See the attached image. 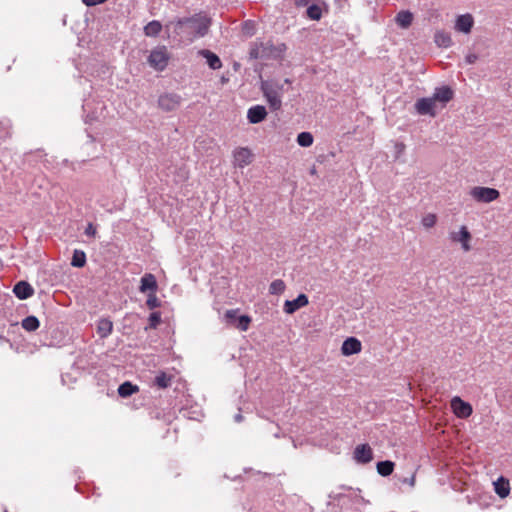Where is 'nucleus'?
<instances>
[{"label":"nucleus","instance_id":"nucleus-38","mask_svg":"<svg viewBox=\"0 0 512 512\" xmlns=\"http://www.w3.org/2000/svg\"><path fill=\"white\" fill-rule=\"evenodd\" d=\"M436 223V216L433 214H428L422 219V224L426 228H431Z\"/></svg>","mask_w":512,"mask_h":512},{"label":"nucleus","instance_id":"nucleus-39","mask_svg":"<svg viewBox=\"0 0 512 512\" xmlns=\"http://www.w3.org/2000/svg\"><path fill=\"white\" fill-rule=\"evenodd\" d=\"M237 313H238V310H234V309L227 310L224 315L227 323L234 325V323L236 322V319L238 317Z\"/></svg>","mask_w":512,"mask_h":512},{"label":"nucleus","instance_id":"nucleus-5","mask_svg":"<svg viewBox=\"0 0 512 512\" xmlns=\"http://www.w3.org/2000/svg\"><path fill=\"white\" fill-rule=\"evenodd\" d=\"M470 195L478 202L490 203L498 199L500 193L495 188L477 186L472 188Z\"/></svg>","mask_w":512,"mask_h":512},{"label":"nucleus","instance_id":"nucleus-18","mask_svg":"<svg viewBox=\"0 0 512 512\" xmlns=\"http://www.w3.org/2000/svg\"><path fill=\"white\" fill-rule=\"evenodd\" d=\"M198 54L206 59V63L211 69L218 70L222 67L221 59L214 52L207 49H202L198 52Z\"/></svg>","mask_w":512,"mask_h":512},{"label":"nucleus","instance_id":"nucleus-29","mask_svg":"<svg viewBox=\"0 0 512 512\" xmlns=\"http://www.w3.org/2000/svg\"><path fill=\"white\" fill-rule=\"evenodd\" d=\"M86 264V254L82 250H74L72 259H71V265L73 267L82 268Z\"/></svg>","mask_w":512,"mask_h":512},{"label":"nucleus","instance_id":"nucleus-42","mask_svg":"<svg viewBox=\"0 0 512 512\" xmlns=\"http://www.w3.org/2000/svg\"><path fill=\"white\" fill-rule=\"evenodd\" d=\"M476 60H477V56L475 54H469L466 56V62L469 64L475 63Z\"/></svg>","mask_w":512,"mask_h":512},{"label":"nucleus","instance_id":"nucleus-45","mask_svg":"<svg viewBox=\"0 0 512 512\" xmlns=\"http://www.w3.org/2000/svg\"><path fill=\"white\" fill-rule=\"evenodd\" d=\"M290 83H291V80H290V79H288V78H286V79L284 80V83H283V84H290Z\"/></svg>","mask_w":512,"mask_h":512},{"label":"nucleus","instance_id":"nucleus-28","mask_svg":"<svg viewBox=\"0 0 512 512\" xmlns=\"http://www.w3.org/2000/svg\"><path fill=\"white\" fill-rule=\"evenodd\" d=\"M394 466H395L394 462H392L390 460L379 461L377 463V472L381 476L387 477L392 474V472L394 470Z\"/></svg>","mask_w":512,"mask_h":512},{"label":"nucleus","instance_id":"nucleus-22","mask_svg":"<svg viewBox=\"0 0 512 512\" xmlns=\"http://www.w3.org/2000/svg\"><path fill=\"white\" fill-rule=\"evenodd\" d=\"M434 41L437 44V46L443 48H448L453 44L450 33L443 30L436 31L434 35Z\"/></svg>","mask_w":512,"mask_h":512},{"label":"nucleus","instance_id":"nucleus-31","mask_svg":"<svg viewBox=\"0 0 512 512\" xmlns=\"http://www.w3.org/2000/svg\"><path fill=\"white\" fill-rule=\"evenodd\" d=\"M261 85L267 88L269 86V88L273 89L275 92H278V94H280L281 96H283L284 94V84L280 83L277 80H263L261 81Z\"/></svg>","mask_w":512,"mask_h":512},{"label":"nucleus","instance_id":"nucleus-21","mask_svg":"<svg viewBox=\"0 0 512 512\" xmlns=\"http://www.w3.org/2000/svg\"><path fill=\"white\" fill-rule=\"evenodd\" d=\"M113 330V323L108 318H101L97 323V333L100 338H107Z\"/></svg>","mask_w":512,"mask_h":512},{"label":"nucleus","instance_id":"nucleus-14","mask_svg":"<svg viewBox=\"0 0 512 512\" xmlns=\"http://www.w3.org/2000/svg\"><path fill=\"white\" fill-rule=\"evenodd\" d=\"M267 116L266 108L262 105H255L249 108L247 112V119L251 124L262 122Z\"/></svg>","mask_w":512,"mask_h":512},{"label":"nucleus","instance_id":"nucleus-40","mask_svg":"<svg viewBox=\"0 0 512 512\" xmlns=\"http://www.w3.org/2000/svg\"><path fill=\"white\" fill-rule=\"evenodd\" d=\"M84 234L88 237H95L97 234L96 227L92 223H88L85 228Z\"/></svg>","mask_w":512,"mask_h":512},{"label":"nucleus","instance_id":"nucleus-41","mask_svg":"<svg viewBox=\"0 0 512 512\" xmlns=\"http://www.w3.org/2000/svg\"><path fill=\"white\" fill-rule=\"evenodd\" d=\"M107 0H82V2L88 6V7H91V6H96L98 4H102L104 2H106Z\"/></svg>","mask_w":512,"mask_h":512},{"label":"nucleus","instance_id":"nucleus-27","mask_svg":"<svg viewBox=\"0 0 512 512\" xmlns=\"http://www.w3.org/2000/svg\"><path fill=\"white\" fill-rule=\"evenodd\" d=\"M21 326L24 330L33 332L39 328L40 321L36 316L30 315L22 320Z\"/></svg>","mask_w":512,"mask_h":512},{"label":"nucleus","instance_id":"nucleus-3","mask_svg":"<svg viewBox=\"0 0 512 512\" xmlns=\"http://www.w3.org/2000/svg\"><path fill=\"white\" fill-rule=\"evenodd\" d=\"M170 54L165 46H158L151 50L147 62L155 71L162 72L168 66Z\"/></svg>","mask_w":512,"mask_h":512},{"label":"nucleus","instance_id":"nucleus-37","mask_svg":"<svg viewBox=\"0 0 512 512\" xmlns=\"http://www.w3.org/2000/svg\"><path fill=\"white\" fill-rule=\"evenodd\" d=\"M146 305L151 310L155 309V308H159L161 306V301L157 298L155 292L148 294Z\"/></svg>","mask_w":512,"mask_h":512},{"label":"nucleus","instance_id":"nucleus-20","mask_svg":"<svg viewBox=\"0 0 512 512\" xmlns=\"http://www.w3.org/2000/svg\"><path fill=\"white\" fill-rule=\"evenodd\" d=\"M494 490L496 494L500 498H505L510 493V484L509 480L504 478L503 476H500L495 482H494Z\"/></svg>","mask_w":512,"mask_h":512},{"label":"nucleus","instance_id":"nucleus-23","mask_svg":"<svg viewBox=\"0 0 512 512\" xmlns=\"http://www.w3.org/2000/svg\"><path fill=\"white\" fill-rule=\"evenodd\" d=\"M139 391V387L130 381H125L120 384L118 387V394L122 398L130 397L131 395L137 393Z\"/></svg>","mask_w":512,"mask_h":512},{"label":"nucleus","instance_id":"nucleus-32","mask_svg":"<svg viewBox=\"0 0 512 512\" xmlns=\"http://www.w3.org/2000/svg\"><path fill=\"white\" fill-rule=\"evenodd\" d=\"M313 135L310 132H301L297 136V143L301 147H310L313 144Z\"/></svg>","mask_w":512,"mask_h":512},{"label":"nucleus","instance_id":"nucleus-34","mask_svg":"<svg viewBox=\"0 0 512 512\" xmlns=\"http://www.w3.org/2000/svg\"><path fill=\"white\" fill-rule=\"evenodd\" d=\"M251 322V318L247 315H240L237 317L234 326L241 331H246L249 328V324Z\"/></svg>","mask_w":512,"mask_h":512},{"label":"nucleus","instance_id":"nucleus-36","mask_svg":"<svg viewBox=\"0 0 512 512\" xmlns=\"http://www.w3.org/2000/svg\"><path fill=\"white\" fill-rule=\"evenodd\" d=\"M242 31H243V34L248 36V37H252L255 32H256V28H255V24L253 21H245L242 25Z\"/></svg>","mask_w":512,"mask_h":512},{"label":"nucleus","instance_id":"nucleus-15","mask_svg":"<svg viewBox=\"0 0 512 512\" xmlns=\"http://www.w3.org/2000/svg\"><path fill=\"white\" fill-rule=\"evenodd\" d=\"M158 288L156 277L151 273H146L142 276L140 280L139 291L145 293L150 291V293L156 292Z\"/></svg>","mask_w":512,"mask_h":512},{"label":"nucleus","instance_id":"nucleus-44","mask_svg":"<svg viewBox=\"0 0 512 512\" xmlns=\"http://www.w3.org/2000/svg\"><path fill=\"white\" fill-rule=\"evenodd\" d=\"M234 420H235V422H238V423L241 422L243 420L242 414L241 413L236 414L234 416Z\"/></svg>","mask_w":512,"mask_h":512},{"label":"nucleus","instance_id":"nucleus-1","mask_svg":"<svg viewBox=\"0 0 512 512\" xmlns=\"http://www.w3.org/2000/svg\"><path fill=\"white\" fill-rule=\"evenodd\" d=\"M286 50V45H274L271 41L257 39L250 44L249 56L251 59H279Z\"/></svg>","mask_w":512,"mask_h":512},{"label":"nucleus","instance_id":"nucleus-11","mask_svg":"<svg viewBox=\"0 0 512 512\" xmlns=\"http://www.w3.org/2000/svg\"><path fill=\"white\" fill-rule=\"evenodd\" d=\"M473 25L474 19L471 14L467 13L459 15L455 21V30L458 32L468 34L471 32Z\"/></svg>","mask_w":512,"mask_h":512},{"label":"nucleus","instance_id":"nucleus-6","mask_svg":"<svg viewBox=\"0 0 512 512\" xmlns=\"http://www.w3.org/2000/svg\"><path fill=\"white\" fill-rule=\"evenodd\" d=\"M436 103L432 97L420 98L415 103V109L419 115L436 116Z\"/></svg>","mask_w":512,"mask_h":512},{"label":"nucleus","instance_id":"nucleus-9","mask_svg":"<svg viewBox=\"0 0 512 512\" xmlns=\"http://www.w3.org/2000/svg\"><path fill=\"white\" fill-rule=\"evenodd\" d=\"M308 297L301 293L293 300H286L284 303V312L287 314H293L302 307L308 305Z\"/></svg>","mask_w":512,"mask_h":512},{"label":"nucleus","instance_id":"nucleus-30","mask_svg":"<svg viewBox=\"0 0 512 512\" xmlns=\"http://www.w3.org/2000/svg\"><path fill=\"white\" fill-rule=\"evenodd\" d=\"M306 14L309 19L318 21L322 17V9L319 5L312 4L308 6Z\"/></svg>","mask_w":512,"mask_h":512},{"label":"nucleus","instance_id":"nucleus-35","mask_svg":"<svg viewBox=\"0 0 512 512\" xmlns=\"http://www.w3.org/2000/svg\"><path fill=\"white\" fill-rule=\"evenodd\" d=\"M149 325L145 327V330L148 329H156L157 326L161 323V313L160 312H152L149 316Z\"/></svg>","mask_w":512,"mask_h":512},{"label":"nucleus","instance_id":"nucleus-26","mask_svg":"<svg viewBox=\"0 0 512 512\" xmlns=\"http://www.w3.org/2000/svg\"><path fill=\"white\" fill-rule=\"evenodd\" d=\"M162 30V24L157 20H152L144 26V34L148 37H156Z\"/></svg>","mask_w":512,"mask_h":512},{"label":"nucleus","instance_id":"nucleus-24","mask_svg":"<svg viewBox=\"0 0 512 512\" xmlns=\"http://www.w3.org/2000/svg\"><path fill=\"white\" fill-rule=\"evenodd\" d=\"M173 376L164 371H160L154 378V385L160 389L168 388L171 385Z\"/></svg>","mask_w":512,"mask_h":512},{"label":"nucleus","instance_id":"nucleus-43","mask_svg":"<svg viewBox=\"0 0 512 512\" xmlns=\"http://www.w3.org/2000/svg\"><path fill=\"white\" fill-rule=\"evenodd\" d=\"M403 482L408 483L411 487H413L415 485V475H412L410 478H405Z\"/></svg>","mask_w":512,"mask_h":512},{"label":"nucleus","instance_id":"nucleus-10","mask_svg":"<svg viewBox=\"0 0 512 512\" xmlns=\"http://www.w3.org/2000/svg\"><path fill=\"white\" fill-rule=\"evenodd\" d=\"M354 459L361 464H367L373 459V451L368 444H360L354 450Z\"/></svg>","mask_w":512,"mask_h":512},{"label":"nucleus","instance_id":"nucleus-33","mask_svg":"<svg viewBox=\"0 0 512 512\" xmlns=\"http://www.w3.org/2000/svg\"><path fill=\"white\" fill-rule=\"evenodd\" d=\"M285 283L281 279H276L272 281V283L269 286V292L273 295H278L284 292L285 290Z\"/></svg>","mask_w":512,"mask_h":512},{"label":"nucleus","instance_id":"nucleus-16","mask_svg":"<svg viewBox=\"0 0 512 512\" xmlns=\"http://www.w3.org/2000/svg\"><path fill=\"white\" fill-rule=\"evenodd\" d=\"M13 292L20 300H25L34 294L33 287L26 281H19L15 284Z\"/></svg>","mask_w":512,"mask_h":512},{"label":"nucleus","instance_id":"nucleus-7","mask_svg":"<svg viewBox=\"0 0 512 512\" xmlns=\"http://www.w3.org/2000/svg\"><path fill=\"white\" fill-rule=\"evenodd\" d=\"M451 407L454 414L459 418H467L473 412L472 406L468 402L463 401L458 396L452 398Z\"/></svg>","mask_w":512,"mask_h":512},{"label":"nucleus","instance_id":"nucleus-13","mask_svg":"<svg viewBox=\"0 0 512 512\" xmlns=\"http://www.w3.org/2000/svg\"><path fill=\"white\" fill-rule=\"evenodd\" d=\"M361 348L362 344L360 340H358L355 337H349L346 340H344L341 347V352L345 356H350L359 353L361 351Z\"/></svg>","mask_w":512,"mask_h":512},{"label":"nucleus","instance_id":"nucleus-19","mask_svg":"<svg viewBox=\"0 0 512 512\" xmlns=\"http://www.w3.org/2000/svg\"><path fill=\"white\" fill-rule=\"evenodd\" d=\"M453 95L454 92L449 86H442L435 89L432 98L434 99L435 103L441 102L443 105H445L453 98Z\"/></svg>","mask_w":512,"mask_h":512},{"label":"nucleus","instance_id":"nucleus-17","mask_svg":"<svg viewBox=\"0 0 512 512\" xmlns=\"http://www.w3.org/2000/svg\"><path fill=\"white\" fill-rule=\"evenodd\" d=\"M252 156L248 148H239L234 152L235 164L243 168L252 162Z\"/></svg>","mask_w":512,"mask_h":512},{"label":"nucleus","instance_id":"nucleus-12","mask_svg":"<svg viewBox=\"0 0 512 512\" xmlns=\"http://www.w3.org/2000/svg\"><path fill=\"white\" fill-rule=\"evenodd\" d=\"M451 239L454 242L461 243V246L464 251H470L471 246L469 244V241L471 240V234L466 226H462L459 232H452Z\"/></svg>","mask_w":512,"mask_h":512},{"label":"nucleus","instance_id":"nucleus-8","mask_svg":"<svg viewBox=\"0 0 512 512\" xmlns=\"http://www.w3.org/2000/svg\"><path fill=\"white\" fill-rule=\"evenodd\" d=\"M260 88L269 104L270 109L273 111L280 110L282 107V96L269 87L267 88L261 85Z\"/></svg>","mask_w":512,"mask_h":512},{"label":"nucleus","instance_id":"nucleus-4","mask_svg":"<svg viewBox=\"0 0 512 512\" xmlns=\"http://www.w3.org/2000/svg\"><path fill=\"white\" fill-rule=\"evenodd\" d=\"M183 98L174 92H166L158 97V108L163 112L176 111L182 104Z\"/></svg>","mask_w":512,"mask_h":512},{"label":"nucleus","instance_id":"nucleus-2","mask_svg":"<svg viewBox=\"0 0 512 512\" xmlns=\"http://www.w3.org/2000/svg\"><path fill=\"white\" fill-rule=\"evenodd\" d=\"M174 23L175 30H182L184 26H189L196 37H204L208 34L212 20L202 13H197L190 17L177 18Z\"/></svg>","mask_w":512,"mask_h":512},{"label":"nucleus","instance_id":"nucleus-25","mask_svg":"<svg viewBox=\"0 0 512 512\" xmlns=\"http://www.w3.org/2000/svg\"><path fill=\"white\" fill-rule=\"evenodd\" d=\"M395 21L401 28H408L412 24L413 14L410 11H400Z\"/></svg>","mask_w":512,"mask_h":512}]
</instances>
